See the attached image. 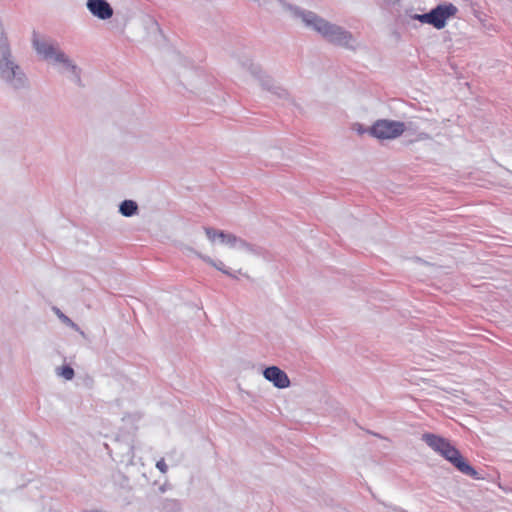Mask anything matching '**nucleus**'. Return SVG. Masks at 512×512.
Listing matches in <instances>:
<instances>
[{"label": "nucleus", "instance_id": "nucleus-1", "mask_svg": "<svg viewBox=\"0 0 512 512\" xmlns=\"http://www.w3.org/2000/svg\"><path fill=\"white\" fill-rule=\"evenodd\" d=\"M0 81L15 93L27 92L31 82L17 57L13 54L4 25L0 19Z\"/></svg>", "mask_w": 512, "mask_h": 512}, {"label": "nucleus", "instance_id": "nucleus-2", "mask_svg": "<svg viewBox=\"0 0 512 512\" xmlns=\"http://www.w3.org/2000/svg\"><path fill=\"white\" fill-rule=\"evenodd\" d=\"M294 13L302 19L307 27L317 31L329 43L351 51L357 49L356 39L350 31L325 20L312 11L295 7Z\"/></svg>", "mask_w": 512, "mask_h": 512}, {"label": "nucleus", "instance_id": "nucleus-3", "mask_svg": "<svg viewBox=\"0 0 512 512\" xmlns=\"http://www.w3.org/2000/svg\"><path fill=\"white\" fill-rule=\"evenodd\" d=\"M421 440L438 453L445 460L450 462L454 468L464 475L473 479H480L478 472L461 454V452L451 443V441L441 435L426 432L421 436Z\"/></svg>", "mask_w": 512, "mask_h": 512}, {"label": "nucleus", "instance_id": "nucleus-4", "mask_svg": "<svg viewBox=\"0 0 512 512\" xmlns=\"http://www.w3.org/2000/svg\"><path fill=\"white\" fill-rule=\"evenodd\" d=\"M32 45L37 54L45 60L53 61L54 64H61L63 71H76L75 67L77 65L62 50L53 43L39 39L36 32L33 33Z\"/></svg>", "mask_w": 512, "mask_h": 512}, {"label": "nucleus", "instance_id": "nucleus-5", "mask_svg": "<svg viewBox=\"0 0 512 512\" xmlns=\"http://www.w3.org/2000/svg\"><path fill=\"white\" fill-rule=\"evenodd\" d=\"M409 125L402 121L378 119L369 127V135L378 140H391L401 136Z\"/></svg>", "mask_w": 512, "mask_h": 512}, {"label": "nucleus", "instance_id": "nucleus-6", "mask_svg": "<svg viewBox=\"0 0 512 512\" xmlns=\"http://www.w3.org/2000/svg\"><path fill=\"white\" fill-rule=\"evenodd\" d=\"M430 25L441 30L447 25V21L456 16L458 8L451 2L437 4L430 11Z\"/></svg>", "mask_w": 512, "mask_h": 512}, {"label": "nucleus", "instance_id": "nucleus-7", "mask_svg": "<svg viewBox=\"0 0 512 512\" xmlns=\"http://www.w3.org/2000/svg\"><path fill=\"white\" fill-rule=\"evenodd\" d=\"M250 70L253 75L258 77L260 85L264 90L271 92L280 99H286L289 96L288 91L281 87L280 85H278L271 76L261 74V70L259 67L251 64Z\"/></svg>", "mask_w": 512, "mask_h": 512}, {"label": "nucleus", "instance_id": "nucleus-8", "mask_svg": "<svg viewBox=\"0 0 512 512\" xmlns=\"http://www.w3.org/2000/svg\"><path fill=\"white\" fill-rule=\"evenodd\" d=\"M87 10L97 19L105 21L110 19L114 10L107 0H87Z\"/></svg>", "mask_w": 512, "mask_h": 512}, {"label": "nucleus", "instance_id": "nucleus-9", "mask_svg": "<svg viewBox=\"0 0 512 512\" xmlns=\"http://www.w3.org/2000/svg\"><path fill=\"white\" fill-rule=\"evenodd\" d=\"M263 376L278 389L288 388L291 384L286 372L274 365L266 367Z\"/></svg>", "mask_w": 512, "mask_h": 512}, {"label": "nucleus", "instance_id": "nucleus-10", "mask_svg": "<svg viewBox=\"0 0 512 512\" xmlns=\"http://www.w3.org/2000/svg\"><path fill=\"white\" fill-rule=\"evenodd\" d=\"M187 250H189L190 252H193L195 253L201 260H203L204 262H206L207 264L211 265L212 267H214L215 269L221 271L223 274L233 278V279H237V275L233 272H231L226 266L225 264L220 261V260H214L212 259L210 256H207V255H204L200 252H197L195 251L193 248H190V247H187Z\"/></svg>", "mask_w": 512, "mask_h": 512}, {"label": "nucleus", "instance_id": "nucleus-11", "mask_svg": "<svg viewBox=\"0 0 512 512\" xmlns=\"http://www.w3.org/2000/svg\"><path fill=\"white\" fill-rule=\"evenodd\" d=\"M139 207L136 201L125 199L119 204V212L125 217H132L138 213Z\"/></svg>", "mask_w": 512, "mask_h": 512}, {"label": "nucleus", "instance_id": "nucleus-12", "mask_svg": "<svg viewBox=\"0 0 512 512\" xmlns=\"http://www.w3.org/2000/svg\"><path fill=\"white\" fill-rule=\"evenodd\" d=\"M120 452V462H131L134 457V448L130 443H119L118 448Z\"/></svg>", "mask_w": 512, "mask_h": 512}, {"label": "nucleus", "instance_id": "nucleus-13", "mask_svg": "<svg viewBox=\"0 0 512 512\" xmlns=\"http://www.w3.org/2000/svg\"><path fill=\"white\" fill-rule=\"evenodd\" d=\"M53 311L59 318V320L65 324L66 326L72 328L73 330L79 332L83 337H85L84 331L76 324L72 319H70L67 315H65L59 308L53 307Z\"/></svg>", "mask_w": 512, "mask_h": 512}, {"label": "nucleus", "instance_id": "nucleus-14", "mask_svg": "<svg viewBox=\"0 0 512 512\" xmlns=\"http://www.w3.org/2000/svg\"><path fill=\"white\" fill-rule=\"evenodd\" d=\"M160 507L163 512H181L182 511V505L176 499H169V498L162 499Z\"/></svg>", "mask_w": 512, "mask_h": 512}, {"label": "nucleus", "instance_id": "nucleus-15", "mask_svg": "<svg viewBox=\"0 0 512 512\" xmlns=\"http://www.w3.org/2000/svg\"><path fill=\"white\" fill-rule=\"evenodd\" d=\"M237 246L239 248L245 249L247 252H249L251 254H254V255H257V256L262 255L263 251H264L263 248H261L260 246H257L255 244L249 243V242H247L246 240H244L242 238H239Z\"/></svg>", "mask_w": 512, "mask_h": 512}, {"label": "nucleus", "instance_id": "nucleus-16", "mask_svg": "<svg viewBox=\"0 0 512 512\" xmlns=\"http://www.w3.org/2000/svg\"><path fill=\"white\" fill-rule=\"evenodd\" d=\"M219 240L221 243L228 245L229 247H236L239 241V237L232 233L221 231L219 234Z\"/></svg>", "mask_w": 512, "mask_h": 512}, {"label": "nucleus", "instance_id": "nucleus-17", "mask_svg": "<svg viewBox=\"0 0 512 512\" xmlns=\"http://www.w3.org/2000/svg\"><path fill=\"white\" fill-rule=\"evenodd\" d=\"M56 373L58 376L63 377L65 380H72L75 376L74 369L68 365H62L56 369Z\"/></svg>", "mask_w": 512, "mask_h": 512}, {"label": "nucleus", "instance_id": "nucleus-18", "mask_svg": "<svg viewBox=\"0 0 512 512\" xmlns=\"http://www.w3.org/2000/svg\"><path fill=\"white\" fill-rule=\"evenodd\" d=\"M406 16L409 17L412 20H417V21H419L421 23L429 24L430 25V13H429V11L426 12V13H422V14H412V9L411 10H406Z\"/></svg>", "mask_w": 512, "mask_h": 512}, {"label": "nucleus", "instance_id": "nucleus-19", "mask_svg": "<svg viewBox=\"0 0 512 512\" xmlns=\"http://www.w3.org/2000/svg\"><path fill=\"white\" fill-rule=\"evenodd\" d=\"M75 70H71L69 73H70V80L72 82H74L77 86L79 87H83V83H82V79H81V73H82V70L80 67H75Z\"/></svg>", "mask_w": 512, "mask_h": 512}, {"label": "nucleus", "instance_id": "nucleus-20", "mask_svg": "<svg viewBox=\"0 0 512 512\" xmlns=\"http://www.w3.org/2000/svg\"><path fill=\"white\" fill-rule=\"evenodd\" d=\"M204 231L207 238L213 243L215 242L216 238L219 239V234L221 233L222 230H217L212 227H204Z\"/></svg>", "mask_w": 512, "mask_h": 512}, {"label": "nucleus", "instance_id": "nucleus-21", "mask_svg": "<svg viewBox=\"0 0 512 512\" xmlns=\"http://www.w3.org/2000/svg\"><path fill=\"white\" fill-rule=\"evenodd\" d=\"M353 129L359 134V135H363L365 133H368L369 134V127H365L363 124L361 123H355L354 126H353Z\"/></svg>", "mask_w": 512, "mask_h": 512}, {"label": "nucleus", "instance_id": "nucleus-22", "mask_svg": "<svg viewBox=\"0 0 512 512\" xmlns=\"http://www.w3.org/2000/svg\"><path fill=\"white\" fill-rule=\"evenodd\" d=\"M156 467L159 469L160 472L162 473H166L167 470H168V467L164 461V459H161L159 460L157 463H156Z\"/></svg>", "mask_w": 512, "mask_h": 512}, {"label": "nucleus", "instance_id": "nucleus-23", "mask_svg": "<svg viewBox=\"0 0 512 512\" xmlns=\"http://www.w3.org/2000/svg\"><path fill=\"white\" fill-rule=\"evenodd\" d=\"M387 6L394 7L399 4L400 0H383Z\"/></svg>", "mask_w": 512, "mask_h": 512}, {"label": "nucleus", "instance_id": "nucleus-24", "mask_svg": "<svg viewBox=\"0 0 512 512\" xmlns=\"http://www.w3.org/2000/svg\"><path fill=\"white\" fill-rule=\"evenodd\" d=\"M404 123L409 125V128L406 131H416V127L413 122H404Z\"/></svg>", "mask_w": 512, "mask_h": 512}, {"label": "nucleus", "instance_id": "nucleus-25", "mask_svg": "<svg viewBox=\"0 0 512 512\" xmlns=\"http://www.w3.org/2000/svg\"><path fill=\"white\" fill-rule=\"evenodd\" d=\"M159 489H160V491H161V492H165V490H166V486H165V485H163V486H161Z\"/></svg>", "mask_w": 512, "mask_h": 512}]
</instances>
